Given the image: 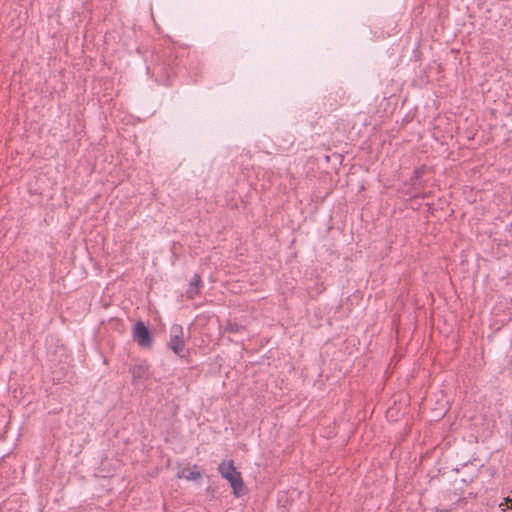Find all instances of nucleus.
<instances>
[{"mask_svg": "<svg viewBox=\"0 0 512 512\" xmlns=\"http://www.w3.org/2000/svg\"><path fill=\"white\" fill-rule=\"evenodd\" d=\"M168 347L179 357L185 356V340L183 327L180 324H173L170 328Z\"/></svg>", "mask_w": 512, "mask_h": 512, "instance_id": "nucleus-1", "label": "nucleus"}, {"mask_svg": "<svg viewBox=\"0 0 512 512\" xmlns=\"http://www.w3.org/2000/svg\"><path fill=\"white\" fill-rule=\"evenodd\" d=\"M132 337L133 340L142 348H149L153 343V338L149 328L142 321H138L134 324Z\"/></svg>", "mask_w": 512, "mask_h": 512, "instance_id": "nucleus-2", "label": "nucleus"}, {"mask_svg": "<svg viewBox=\"0 0 512 512\" xmlns=\"http://www.w3.org/2000/svg\"><path fill=\"white\" fill-rule=\"evenodd\" d=\"M132 375V384L138 385L143 381L147 380L150 376L149 366L145 361L136 363L130 368Z\"/></svg>", "mask_w": 512, "mask_h": 512, "instance_id": "nucleus-3", "label": "nucleus"}, {"mask_svg": "<svg viewBox=\"0 0 512 512\" xmlns=\"http://www.w3.org/2000/svg\"><path fill=\"white\" fill-rule=\"evenodd\" d=\"M224 478L230 483V486L233 490V494L236 497L241 496V491L244 486V482L241 477V473L239 471L235 470L232 473H227V476Z\"/></svg>", "mask_w": 512, "mask_h": 512, "instance_id": "nucleus-4", "label": "nucleus"}, {"mask_svg": "<svg viewBox=\"0 0 512 512\" xmlns=\"http://www.w3.org/2000/svg\"><path fill=\"white\" fill-rule=\"evenodd\" d=\"M225 329L229 333H239L246 329V324L229 319L226 323Z\"/></svg>", "mask_w": 512, "mask_h": 512, "instance_id": "nucleus-5", "label": "nucleus"}, {"mask_svg": "<svg viewBox=\"0 0 512 512\" xmlns=\"http://www.w3.org/2000/svg\"><path fill=\"white\" fill-rule=\"evenodd\" d=\"M235 470L236 469L234 467L233 460L223 461L218 466V472L221 474L223 478L227 476V473H232Z\"/></svg>", "mask_w": 512, "mask_h": 512, "instance_id": "nucleus-6", "label": "nucleus"}, {"mask_svg": "<svg viewBox=\"0 0 512 512\" xmlns=\"http://www.w3.org/2000/svg\"><path fill=\"white\" fill-rule=\"evenodd\" d=\"M183 476L188 480H196L201 477V473L198 470L193 469V470H189L188 474H185Z\"/></svg>", "mask_w": 512, "mask_h": 512, "instance_id": "nucleus-7", "label": "nucleus"}, {"mask_svg": "<svg viewBox=\"0 0 512 512\" xmlns=\"http://www.w3.org/2000/svg\"><path fill=\"white\" fill-rule=\"evenodd\" d=\"M200 284H201V278L199 275L195 274L194 277L190 281V286L198 289Z\"/></svg>", "mask_w": 512, "mask_h": 512, "instance_id": "nucleus-8", "label": "nucleus"}, {"mask_svg": "<svg viewBox=\"0 0 512 512\" xmlns=\"http://www.w3.org/2000/svg\"><path fill=\"white\" fill-rule=\"evenodd\" d=\"M421 175H422V170H421V169H416V170L414 171V176H415V178H420V177H421Z\"/></svg>", "mask_w": 512, "mask_h": 512, "instance_id": "nucleus-9", "label": "nucleus"}, {"mask_svg": "<svg viewBox=\"0 0 512 512\" xmlns=\"http://www.w3.org/2000/svg\"><path fill=\"white\" fill-rule=\"evenodd\" d=\"M509 501H511V500H510V498H509V497H507V498H505V499H504V502H503V503H500V505H499V506H500V507H503V506H504V505H506Z\"/></svg>", "mask_w": 512, "mask_h": 512, "instance_id": "nucleus-10", "label": "nucleus"}, {"mask_svg": "<svg viewBox=\"0 0 512 512\" xmlns=\"http://www.w3.org/2000/svg\"><path fill=\"white\" fill-rule=\"evenodd\" d=\"M511 508H512V505H511Z\"/></svg>", "mask_w": 512, "mask_h": 512, "instance_id": "nucleus-11", "label": "nucleus"}]
</instances>
